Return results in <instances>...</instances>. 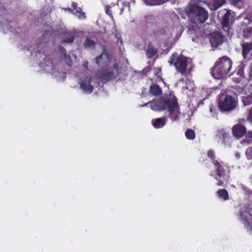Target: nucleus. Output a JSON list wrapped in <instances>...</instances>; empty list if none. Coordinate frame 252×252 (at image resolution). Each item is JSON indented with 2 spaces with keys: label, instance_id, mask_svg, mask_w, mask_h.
Listing matches in <instances>:
<instances>
[{
  "label": "nucleus",
  "instance_id": "6e6552de",
  "mask_svg": "<svg viewBox=\"0 0 252 252\" xmlns=\"http://www.w3.org/2000/svg\"><path fill=\"white\" fill-rule=\"evenodd\" d=\"M224 36L219 32H215L211 33L210 42L213 47H217L224 41Z\"/></svg>",
  "mask_w": 252,
  "mask_h": 252
},
{
  "label": "nucleus",
  "instance_id": "39448f33",
  "mask_svg": "<svg viewBox=\"0 0 252 252\" xmlns=\"http://www.w3.org/2000/svg\"><path fill=\"white\" fill-rule=\"evenodd\" d=\"M119 74V65L115 63L112 67L98 70L96 76L102 81L107 82L116 79Z\"/></svg>",
  "mask_w": 252,
  "mask_h": 252
},
{
  "label": "nucleus",
  "instance_id": "a211bd4d",
  "mask_svg": "<svg viewBox=\"0 0 252 252\" xmlns=\"http://www.w3.org/2000/svg\"><path fill=\"white\" fill-rule=\"evenodd\" d=\"M219 136L221 139L222 142L225 145H226L228 143H229L230 140L229 134L224 131L220 132L219 133Z\"/></svg>",
  "mask_w": 252,
  "mask_h": 252
},
{
  "label": "nucleus",
  "instance_id": "20e7f679",
  "mask_svg": "<svg viewBox=\"0 0 252 252\" xmlns=\"http://www.w3.org/2000/svg\"><path fill=\"white\" fill-rule=\"evenodd\" d=\"M187 14L192 22L195 24L203 23L208 18V12L204 8L195 4L190 5Z\"/></svg>",
  "mask_w": 252,
  "mask_h": 252
},
{
  "label": "nucleus",
  "instance_id": "58836bf2",
  "mask_svg": "<svg viewBox=\"0 0 252 252\" xmlns=\"http://www.w3.org/2000/svg\"><path fill=\"white\" fill-rule=\"evenodd\" d=\"M210 110L211 112H213L214 111V108L213 106H211L210 108Z\"/></svg>",
  "mask_w": 252,
  "mask_h": 252
},
{
  "label": "nucleus",
  "instance_id": "c85d7f7f",
  "mask_svg": "<svg viewBox=\"0 0 252 252\" xmlns=\"http://www.w3.org/2000/svg\"><path fill=\"white\" fill-rule=\"evenodd\" d=\"M150 4L151 5H160L164 3L162 0H150Z\"/></svg>",
  "mask_w": 252,
  "mask_h": 252
},
{
  "label": "nucleus",
  "instance_id": "bb28decb",
  "mask_svg": "<svg viewBox=\"0 0 252 252\" xmlns=\"http://www.w3.org/2000/svg\"><path fill=\"white\" fill-rule=\"evenodd\" d=\"M166 33V28H161L158 29L156 32V36L157 37H159L162 35H164Z\"/></svg>",
  "mask_w": 252,
  "mask_h": 252
},
{
  "label": "nucleus",
  "instance_id": "ea45409f",
  "mask_svg": "<svg viewBox=\"0 0 252 252\" xmlns=\"http://www.w3.org/2000/svg\"><path fill=\"white\" fill-rule=\"evenodd\" d=\"M87 64H88V63L86 62L85 63H84L83 65H84V66H87Z\"/></svg>",
  "mask_w": 252,
  "mask_h": 252
},
{
  "label": "nucleus",
  "instance_id": "c9c22d12",
  "mask_svg": "<svg viewBox=\"0 0 252 252\" xmlns=\"http://www.w3.org/2000/svg\"><path fill=\"white\" fill-rule=\"evenodd\" d=\"M248 99H249V98L248 97H245L243 99V102L245 106H246L249 104L246 103V100H247Z\"/></svg>",
  "mask_w": 252,
  "mask_h": 252
},
{
  "label": "nucleus",
  "instance_id": "dca6fc26",
  "mask_svg": "<svg viewBox=\"0 0 252 252\" xmlns=\"http://www.w3.org/2000/svg\"><path fill=\"white\" fill-rule=\"evenodd\" d=\"M222 29L224 32L225 36L231 37L233 35V29L230 26L229 24L221 25Z\"/></svg>",
  "mask_w": 252,
  "mask_h": 252
},
{
  "label": "nucleus",
  "instance_id": "e433bc0d",
  "mask_svg": "<svg viewBox=\"0 0 252 252\" xmlns=\"http://www.w3.org/2000/svg\"><path fill=\"white\" fill-rule=\"evenodd\" d=\"M247 136L249 137L252 138V131H249L247 133Z\"/></svg>",
  "mask_w": 252,
  "mask_h": 252
},
{
  "label": "nucleus",
  "instance_id": "473e14b6",
  "mask_svg": "<svg viewBox=\"0 0 252 252\" xmlns=\"http://www.w3.org/2000/svg\"><path fill=\"white\" fill-rule=\"evenodd\" d=\"M247 120H248V121H250V122H252V107L249 110V115L247 117Z\"/></svg>",
  "mask_w": 252,
  "mask_h": 252
},
{
  "label": "nucleus",
  "instance_id": "4be33fe9",
  "mask_svg": "<svg viewBox=\"0 0 252 252\" xmlns=\"http://www.w3.org/2000/svg\"><path fill=\"white\" fill-rule=\"evenodd\" d=\"M230 17V13L227 11L222 17L221 24V25L229 24V20Z\"/></svg>",
  "mask_w": 252,
  "mask_h": 252
},
{
  "label": "nucleus",
  "instance_id": "b1692460",
  "mask_svg": "<svg viewBox=\"0 0 252 252\" xmlns=\"http://www.w3.org/2000/svg\"><path fill=\"white\" fill-rule=\"evenodd\" d=\"M106 56V57H107L108 56V55H107V53H104V52L103 51V53L100 54V55L98 56L97 57H96L95 58V63L99 66H100V65L102 64L103 63V56Z\"/></svg>",
  "mask_w": 252,
  "mask_h": 252
},
{
  "label": "nucleus",
  "instance_id": "7ed1b4c3",
  "mask_svg": "<svg viewBox=\"0 0 252 252\" xmlns=\"http://www.w3.org/2000/svg\"><path fill=\"white\" fill-rule=\"evenodd\" d=\"M232 65L231 60L226 56L220 58L212 68L211 74L217 79L224 78L230 71Z\"/></svg>",
  "mask_w": 252,
  "mask_h": 252
},
{
  "label": "nucleus",
  "instance_id": "c756f323",
  "mask_svg": "<svg viewBox=\"0 0 252 252\" xmlns=\"http://www.w3.org/2000/svg\"><path fill=\"white\" fill-rule=\"evenodd\" d=\"M246 155L249 158L252 159V147H249L247 149Z\"/></svg>",
  "mask_w": 252,
  "mask_h": 252
},
{
  "label": "nucleus",
  "instance_id": "f704fd0d",
  "mask_svg": "<svg viewBox=\"0 0 252 252\" xmlns=\"http://www.w3.org/2000/svg\"><path fill=\"white\" fill-rule=\"evenodd\" d=\"M72 6L73 7V10H76L77 8H78L79 7L77 6V3H75L74 2H73L72 3Z\"/></svg>",
  "mask_w": 252,
  "mask_h": 252
},
{
  "label": "nucleus",
  "instance_id": "4c0bfd02",
  "mask_svg": "<svg viewBox=\"0 0 252 252\" xmlns=\"http://www.w3.org/2000/svg\"><path fill=\"white\" fill-rule=\"evenodd\" d=\"M65 10H67L70 12H72L73 11V9L70 7H68V8L65 9Z\"/></svg>",
  "mask_w": 252,
  "mask_h": 252
},
{
  "label": "nucleus",
  "instance_id": "f8f14e48",
  "mask_svg": "<svg viewBox=\"0 0 252 252\" xmlns=\"http://www.w3.org/2000/svg\"><path fill=\"white\" fill-rule=\"evenodd\" d=\"M242 55L244 59H246L248 55L252 50V43L250 42H246L242 45Z\"/></svg>",
  "mask_w": 252,
  "mask_h": 252
},
{
  "label": "nucleus",
  "instance_id": "a19ab883",
  "mask_svg": "<svg viewBox=\"0 0 252 252\" xmlns=\"http://www.w3.org/2000/svg\"><path fill=\"white\" fill-rule=\"evenodd\" d=\"M251 43H252V42H250Z\"/></svg>",
  "mask_w": 252,
  "mask_h": 252
},
{
  "label": "nucleus",
  "instance_id": "f3484780",
  "mask_svg": "<svg viewBox=\"0 0 252 252\" xmlns=\"http://www.w3.org/2000/svg\"><path fill=\"white\" fill-rule=\"evenodd\" d=\"M217 194L218 197L224 200H227L229 198L228 191L225 189H219L217 191Z\"/></svg>",
  "mask_w": 252,
  "mask_h": 252
},
{
  "label": "nucleus",
  "instance_id": "9d476101",
  "mask_svg": "<svg viewBox=\"0 0 252 252\" xmlns=\"http://www.w3.org/2000/svg\"><path fill=\"white\" fill-rule=\"evenodd\" d=\"M80 88L83 92L91 94L94 91V86L91 85V78L88 80H83L80 83Z\"/></svg>",
  "mask_w": 252,
  "mask_h": 252
},
{
  "label": "nucleus",
  "instance_id": "7c9ffc66",
  "mask_svg": "<svg viewBox=\"0 0 252 252\" xmlns=\"http://www.w3.org/2000/svg\"><path fill=\"white\" fill-rule=\"evenodd\" d=\"M207 155L208 157L212 159H214L215 158V152L213 150H209L207 153Z\"/></svg>",
  "mask_w": 252,
  "mask_h": 252
},
{
  "label": "nucleus",
  "instance_id": "cd10ccee",
  "mask_svg": "<svg viewBox=\"0 0 252 252\" xmlns=\"http://www.w3.org/2000/svg\"><path fill=\"white\" fill-rule=\"evenodd\" d=\"M225 2V0H214L213 3L216 9L221 7Z\"/></svg>",
  "mask_w": 252,
  "mask_h": 252
},
{
  "label": "nucleus",
  "instance_id": "ddd939ff",
  "mask_svg": "<svg viewBox=\"0 0 252 252\" xmlns=\"http://www.w3.org/2000/svg\"><path fill=\"white\" fill-rule=\"evenodd\" d=\"M166 124V119L164 118H157L153 120L152 124L154 127L159 128L163 127Z\"/></svg>",
  "mask_w": 252,
  "mask_h": 252
},
{
  "label": "nucleus",
  "instance_id": "412c9836",
  "mask_svg": "<svg viewBox=\"0 0 252 252\" xmlns=\"http://www.w3.org/2000/svg\"><path fill=\"white\" fill-rule=\"evenodd\" d=\"M185 136L188 139L193 140L195 137V132L192 129H188L185 132Z\"/></svg>",
  "mask_w": 252,
  "mask_h": 252
},
{
  "label": "nucleus",
  "instance_id": "0eeeda50",
  "mask_svg": "<svg viewBox=\"0 0 252 252\" xmlns=\"http://www.w3.org/2000/svg\"><path fill=\"white\" fill-rule=\"evenodd\" d=\"M213 164L215 167L216 177L215 178L218 181L217 184L218 186H223L224 180L226 176L225 166L222 161L215 160Z\"/></svg>",
  "mask_w": 252,
  "mask_h": 252
},
{
  "label": "nucleus",
  "instance_id": "2eb2a0df",
  "mask_svg": "<svg viewBox=\"0 0 252 252\" xmlns=\"http://www.w3.org/2000/svg\"><path fill=\"white\" fill-rule=\"evenodd\" d=\"M157 52L158 50L151 43L148 44L146 53L148 58H153L157 54Z\"/></svg>",
  "mask_w": 252,
  "mask_h": 252
},
{
  "label": "nucleus",
  "instance_id": "aec40b11",
  "mask_svg": "<svg viewBox=\"0 0 252 252\" xmlns=\"http://www.w3.org/2000/svg\"><path fill=\"white\" fill-rule=\"evenodd\" d=\"M96 45V43L93 40L87 38L84 43V46L85 48H94Z\"/></svg>",
  "mask_w": 252,
  "mask_h": 252
},
{
  "label": "nucleus",
  "instance_id": "9b49d317",
  "mask_svg": "<svg viewBox=\"0 0 252 252\" xmlns=\"http://www.w3.org/2000/svg\"><path fill=\"white\" fill-rule=\"evenodd\" d=\"M59 50L61 52L62 55L61 57L64 62L68 66H71L72 64V61L69 55L66 54V49L60 46L59 47Z\"/></svg>",
  "mask_w": 252,
  "mask_h": 252
},
{
  "label": "nucleus",
  "instance_id": "1a4fd4ad",
  "mask_svg": "<svg viewBox=\"0 0 252 252\" xmlns=\"http://www.w3.org/2000/svg\"><path fill=\"white\" fill-rule=\"evenodd\" d=\"M232 131L234 136L240 138L246 134L247 129L243 125L237 124L233 126Z\"/></svg>",
  "mask_w": 252,
  "mask_h": 252
},
{
  "label": "nucleus",
  "instance_id": "a878e982",
  "mask_svg": "<svg viewBox=\"0 0 252 252\" xmlns=\"http://www.w3.org/2000/svg\"><path fill=\"white\" fill-rule=\"evenodd\" d=\"M76 15L79 19H85L86 18V14L84 12L82 8L80 7L77 8L76 10Z\"/></svg>",
  "mask_w": 252,
  "mask_h": 252
},
{
  "label": "nucleus",
  "instance_id": "2f4dec72",
  "mask_svg": "<svg viewBox=\"0 0 252 252\" xmlns=\"http://www.w3.org/2000/svg\"><path fill=\"white\" fill-rule=\"evenodd\" d=\"M229 1L232 4L236 6H239L242 3V0H229Z\"/></svg>",
  "mask_w": 252,
  "mask_h": 252
},
{
  "label": "nucleus",
  "instance_id": "5701e85b",
  "mask_svg": "<svg viewBox=\"0 0 252 252\" xmlns=\"http://www.w3.org/2000/svg\"><path fill=\"white\" fill-rule=\"evenodd\" d=\"M252 34V25H250L243 30V36L245 38H249Z\"/></svg>",
  "mask_w": 252,
  "mask_h": 252
},
{
  "label": "nucleus",
  "instance_id": "393cba45",
  "mask_svg": "<svg viewBox=\"0 0 252 252\" xmlns=\"http://www.w3.org/2000/svg\"><path fill=\"white\" fill-rule=\"evenodd\" d=\"M115 7L114 6H111L109 5H106L105 7V10L106 13L109 15V16L110 17V18L113 21L114 20V17L113 16V9Z\"/></svg>",
  "mask_w": 252,
  "mask_h": 252
},
{
  "label": "nucleus",
  "instance_id": "423d86ee",
  "mask_svg": "<svg viewBox=\"0 0 252 252\" xmlns=\"http://www.w3.org/2000/svg\"><path fill=\"white\" fill-rule=\"evenodd\" d=\"M218 104L221 111L230 112L236 109L238 100L234 96L227 94L220 99Z\"/></svg>",
  "mask_w": 252,
  "mask_h": 252
},
{
  "label": "nucleus",
  "instance_id": "4468645a",
  "mask_svg": "<svg viewBox=\"0 0 252 252\" xmlns=\"http://www.w3.org/2000/svg\"><path fill=\"white\" fill-rule=\"evenodd\" d=\"M150 93L153 95L158 96L162 94V90L159 85L155 84L150 86Z\"/></svg>",
  "mask_w": 252,
  "mask_h": 252
},
{
  "label": "nucleus",
  "instance_id": "6ab92c4d",
  "mask_svg": "<svg viewBox=\"0 0 252 252\" xmlns=\"http://www.w3.org/2000/svg\"><path fill=\"white\" fill-rule=\"evenodd\" d=\"M74 40V34L70 33H67L64 38L62 41L61 43H71L73 42Z\"/></svg>",
  "mask_w": 252,
  "mask_h": 252
},
{
  "label": "nucleus",
  "instance_id": "f257e3e1",
  "mask_svg": "<svg viewBox=\"0 0 252 252\" xmlns=\"http://www.w3.org/2000/svg\"><path fill=\"white\" fill-rule=\"evenodd\" d=\"M149 104L153 110L163 111L167 110L170 118L173 121L177 120L179 118L180 112L178 109L179 106L175 96L158 100L156 101L149 102L142 106H146Z\"/></svg>",
  "mask_w": 252,
  "mask_h": 252
},
{
  "label": "nucleus",
  "instance_id": "f03ea898",
  "mask_svg": "<svg viewBox=\"0 0 252 252\" xmlns=\"http://www.w3.org/2000/svg\"><path fill=\"white\" fill-rule=\"evenodd\" d=\"M170 64H173L176 70L179 72L182 76H186L190 73L194 65L192 60L187 58L182 54L178 56L176 52L173 53L168 61Z\"/></svg>",
  "mask_w": 252,
  "mask_h": 252
},
{
  "label": "nucleus",
  "instance_id": "72a5a7b5",
  "mask_svg": "<svg viewBox=\"0 0 252 252\" xmlns=\"http://www.w3.org/2000/svg\"><path fill=\"white\" fill-rule=\"evenodd\" d=\"M237 74L238 75H239V76H242L243 74H244V72H243V70L241 69H239L237 72Z\"/></svg>",
  "mask_w": 252,
  "mask_h": 252
}]
</instances>
